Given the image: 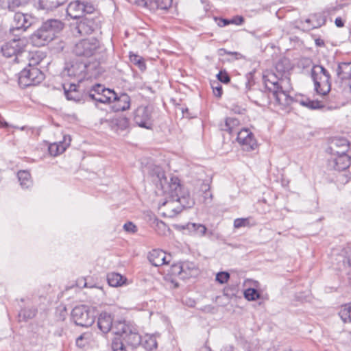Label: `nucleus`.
Returning a JSON list of instances; mask_svg holds the SVG:
<instances>
[{
	"label": "nucleus",
	"instance_id": "37998d69",
	"mask_svg": "<svg viewBox=\"0 0 351 351\" xmlns=\"http://www.w3.org/2000/svg\"><path fill=\"white\" fill-rule=\"evenodd\" d=\"M32 180L29 171L23 170V189L29 188L32 186Z\"/></svg>",
	"mask_w": 351,
	"mask_h": 351
},
{
	"label": "nucleus",
	"instance_id": "aec40b11",
	"mask_svg": "<svg viewBox=\"0 0 351 351\" xmlns=\"http://www.w3.org/2000/svg\"><path fill=\"white\" fill-rule=\"evenodd\" d=\"M41 27L54 39L56 34L63 29L64 24L60 20L51 19L45 21Z\"/></svg>",
	"mask_w": 351,
	"mask_h": 351
},
{
	"label": "nucleus",
	"instance_id": "423d86ee",
	"mask_svg": "<svg viewBox=\"0 0 351 351\" xmlns=\"http://www.w3.org/2000/svg\"><path fill=\"white\" fill-rule=\"evenodd\" d=\"M101 49L99 41L95 37L82 39L75 43L73 53L77 56L92 57Z\"/></svg>",
	"mask_w": 351,
	"mask_h": 351
},
{
	"label": "nucleus",
	"instance_id": "7c9ffc66",
	"mask_svg": "<svg viewBox=\"0 0 351 351\" xmlns=\"http://www.w3.org/2000/svg\"><path fill=\"white\" fill-rule=\"evenodd\" d=\"M325 19L321 16L317 17V15H315L312 17V19H307L304 21V23L307 24L306 28L308 29H315L319 27H321L325 23Z\"/></svg>",
	"mask_w": 351,
	"mask_h": 351
},
{
	"label": "nucleus",
	"instance_id": "ddd939ff",
	"mask_svg": "<svg viewBox=\"0 0 351 351\" xmlns=\"http://www.w3.org/2000/svg\"><path fill=\"white\" fill-rule=\"evenodd\" d=\"M237 140L243 149L247 152L254 150L258 146L252 132L245 128L238 132Z\"/></svg>",
	"mask_w": 351,
	"mask_h": 351
},
{
	"label": "nucleus",
	"instance_id": "f257e3e1",
	"mask_svg": "<svg viewBox=\"0 0 351 351\" xmlns=\"http://www.w3.org/2000/svg\"><path fill=\"white\" fill-rule=\"evenodd\" d=\"M149 173L154 184L167 195L166 201L160 206L165 217H174L184 208L194 205V201L189 193L182 191L177 177H171L170 182H168L164 170L156 165L149 167Z\"/></svg>",
	"mask_w": 351,
	"mask_h": 351
},
{
	"label": "nucleus",
	"instance_id": "7ed1b4c3",
	"mask_svg": "<svg viewBox=\"0 0 351 351\" xmlns=\"http://www.w3.org/2000/svg\"><path fill=\"white\" fill-rule=\"evenodd\" d=\"M311 75L316 93L322 95H327L331 88L329 72L323 66L315 64L311 69Z\"/></svg>",
	"mask_w": 351,
	"mask_h": 351
},
{
	"label": "nucleus",
	"instance_id": "a19ab883",
	"mask_svg": "<svg viewBox=\"0 0 351 351\" xmlns=\"http://www.w3.org/2000/svg\"><path fill=\"white\" fill-rule=\"evenodd\" d=\"M130 59L132 62L136 65H138L141 70L145 69V64L140 56L137 55H130Z\"/></svg>",
	"mask_w": 351,
	"mask_h": 351
},
{
	"label": "nucleus",
	"instance_id": "a18cd8bd",
	"mask_svg": "<svg viewBox=\"0 0 351 351\" xmlns=\"http://www.w3.org/2000/svg\"><path fill=\"white\" fill-rule=\"evenodd\" d=\"M249 225L248 218H238L234 221V227L235 228H240L241 227H245Z\"/></svg>",
	"mask_w": 351,
	"mask_h": 351
},
{
	"label": "nucleus",
	"instance_id": "393cba45",
	"mask_svg": "<svg viewBox=\"0 0 351 351\" xmlns=\"http://www.w3.org/2000/svg\"><path fill=\"white\" fill-rule=\"evenodd\" d=\"M88 97L94 101L101 104H109L116 99V93L113 90L109 88L104 90V93L99 94L89 93Z\"/></svg>",
	"mask_w": 351,
	"mask_h": 351
},
{
	"label": "nucleus",
	"instance_id": "49530a36",
	"mask_svg": "<svg viewBox=\"0 0 351 351\" xmlns=\"http://www.w3.org/2000/svg\"><path fill=\"white\" fill-rule=\"evenodd\" d=\"M217 79L225 84H227L230 82V78L228 74L226 71H221L217 75Z\"/></svg>",
	"mask_w": 351,
	"mask_h": 351
},
{
	"label": "nucleus",
	"instance_id": "c9c22d12",
	"mask_svg": "<svg viewBox=\"0 0 351 351\" xmlns=\"http://www.w3.org/2000/svg\"><path fill=\"white\" fill-rule=\"evenodd\" d=\"M244 297L249 301H254L260 298L261 295L256 289L253 288H249L245 290Z\"/></svg>",
	"mask_w": 351,
	"mask_h": 351
},
{
	"label": "nucleus",
	"instance_id": "0eeeda50",
	"mask_svg": "<svg viewBox=\"0 0 351 351\" xmlns=\"http://www.w3.org/2000/svg\"><path fill=\"white\" fill-rule=\"evenodd\" d=\"M22 28V25L16 26V27L10 29V32L15 36L12 40L6 43L1 47V52L5 57L10 58L15 56L14 62L19 63L20 60L19 57L21 56L22 45L20 34H14V32L16 30H20Z\"/></svg>",
	"mask_w": 351,
	"mask_h": 351
},
{
	"label": "nucleus",
	"instance_id": "0e129e2a",
	"mask_svg": "<svg viewBox=\"0 0 351 351\" xmlns=\"http://www.w3.org/2000/svg\"><path fill=\"white\" fill-rule=\"evenodd\" d=\"M77 346L82 348L85 346V343H84L82 341H80L79 343H76Z\"/></svg>",
	"mask_w": 351,
	"mask_h": 351
},
{
	"label": "nucleus",
	"instance_id": "72a5a7b5",
	"mask_svg": "<svg viewBox=\"0 0 351 351\" xmlns=\"http://www.w3.org/2000/svg\"><path fill=\"white\" fill-rule=\"evenodd\" d=\"M339 315L344 323H351V305L346 304L341 306Z\"/></svg>",
	"mask_w": 351,
	"mask_h": 351
},
{
	"label": "nucleus",
	"instance_id": "1a4fd4ad",
	"mask_svg": "<svg viewBox=\"0 0 351 351\" xmlns=\"http://www.w3.org/2000/svg\"><path fill=\"white\" fill-rule=\"evenodd\" d=\"M95 7L90 3L80 1L79 0L71 2L66 8V16L76 19L82 17L84 14H92Z\"/></svg>",
	"mask_w": 351,
	"mask_h": 351
},
{
	"label": "nucleus",
	"instance_id": "e433bc0d",
	"mask_svg": "<svg viewBox=\"0 0 351 351\" xmlns=\"http://www.w3.org/2000/svg\"><path fill=\"white\" fill-rule=\"evenodd\" d=\"M126 344L121 339L115 338L112 340L111 348L112 351H128Z\"/></svg>",
	"mask_w": 351,
	"mask_h": 351
},
{
	"label": "nucleus",
	"instance_id": "9b49d317",
	"mask_svg": "<svg viewBox=\"0 0 351 351\" xmlns=\"http://www.w3.org/2000/svg\"><path fill=\"white\" fill-rule=\"evenodd\" d=\"M153 107L152 106H141L134 112V121L140 127L147 129L152 125Z\"/></svg>",
	"mask_w": 351,
	"mask_h": 351
},
{
	"label": "nucleus",
	"instance_id": "864d4df0",
	"mask_svg": "<svg viewBox=\"0 0 351 351\" xmlns=\"http://www.w3.org/2000/svg\"><path fill=\"white\" fill-rule=\"evenodd\" d=\"M77 88V86L75 84H69V87L67 88L65 85L64 86V95L66 97L67 93L73 92Z\"/></svg>",
	"mask_w": 351,
	"mask_h": 351
},
{
	"label": "nucleus",
	"instance_id": "4be33fe9",
	"mask_svg": "<svg viewBox=\"0 0 351 351\" xmlns=\"http://www.w3.org/2000/svg\"><path fill=\"white\" fill-rule=\"evenodd\" d=\"M331 154H348L349 143L346 138H335L329 147Z\"/></svg>",
	"mask_w": 351,
	"mask_h": 351
},
{
	"label": "nucleus",
	"instance_id": "69168bd1",
	"mask_svg": "<svg viewBox=\"0 0 351 351\" xmlns=\"http://www.w3.org/2000/svg\"><path fill=\"white\" fill-rule=\"evenodd\" d=\"M157 225H158V226H165V224L162 221H158V222H157Z\"/></svg>",
	"mask_w": 351,
	"mask_h": 351
},
{
	"label": "nucleus",
	"instance_id": "c03bdc74",
	"mask_svg": "<svg viewBox=\"0 0 351 351\" xmlns=\"http://www.w3.org/2000/svg\"><path fill=\"white\" fill-rule=\"evenodd\" d=\"M66 97L68 100L74 101H80L81 100V95L77 88L73 92L67 93Z\"/></svg>",
	"mask_w": 351,
	"mask_h": 351
},
{
	"label": "nucleus",
	"instance_id": "f3484780",
	"mask_svg": "<svg viewBox=\"0 0 351 351\" xmlns=\"http://www.w3.org/2000/svg\"><path fill=\"white\" fill-rule=\"evenodd\" d=\"M350 163V156L348 154H332V158L328 160L329 167L337 171L346 169Z\"/></svg>",
	"mask_w": 351,
	"mask_h": 351
},
{
	"label": "nucleus",
	"instance_id": "6e6d98bb",
	"mask_svg": "<svg viewBox=\"0 0 351 351\" xmlns=\"http://www.w3.org/2000/svg\"><path fill=\"white\" fill-rule=\"evenodd\" d=\"M268 79V82L272 84V82H278L280 80H285L277 74H273Z\"/></svg>",
	"mask_w": 351,
	"mask_h": 351
},
{
	"label": "nucleus",
	"instance_id": "dca6fc26",
	"mask_svg": "<svg viewBox=\"0 0 351 351\" xmlns=\"http://www.w3.org/2000/svg\"><path fill=\"white\" fill-rule=\"evenodd\" d=\"M123 321H113L112 315L106 312H102L98 317L97 326L99 329L104 334L112 331L115 335L114 327L118 323H123Z\"/></svg>",
	"mask_w": 351,
	"mask_h": 351
},
{
	"label": "nucleus",
	"instance_id": "c756f323",
	"mask_svg": "<svg viewBox=\"0 0 351 351\" xmlns=\"http://www.w3.org/2000/svg\"><path fill=\"white\" fill-rule=\"evenodd\" d=\"M66 1L67 0H40V4L43 9L53 10Z\"/></svg>",
	"mask_w": 351,
	"mask_h": 351
},
{
	"label": "nucleus",
	"instance_id": "412c9836",
	"mask_svg": "<svg viewBox=\"0 0 351 351\" xmlns=\"http://www.w3.org/2000/svg\"><path fill=\"white\" fill-rule=\"evenodd\" d=\"M174 228L178 230H187L191 233L198 235L199 237L204 236L207 230V228L204 225L195 223H188L185 225L175 224Z\"/></svg>",
	"mask_w": 351,
	"mask_h": 351
},
{
	"label": "nucleus",
	"instance_id": "bf43d9fd",
	"mask_svg": "<svg viewBox=\"0 0 351 351\" xmlns=\"http://www.w3.org/2000/svg\"><path fill=\"white\" fill-rule=\"evenodd\" d=\"M22 19V13L20 12H16L14 16V21L18 24L20 23Z\"/></svg>",
	"mask_w": 351,
	"mask_h": 351
},
{
	"label": "nucleus",
	"instance_id": "6e6552de",
	"mask_svg": "<svg viewBox=\"0 0 351 351\" xmlns=\"http://www.w3.org/2000/svg\"><path fill=\"white\" fill-rule=\"evenodd\" d=\"M71 317L75 324L82 327H89L95 322V316L90 313L88 306H75L71 312Z\"/></svg>",
	"mask_w": 351,
	"mask_h": 351
},
{
	"label": "nucleus",
	"instance_id": "a878e982",
	"mask_svg": "<svg viewBox=\"0 0 351 351\" xmlns=\"http://www.w3.org/2000/svg\"><path fill=\"white\" fill-rule=\"evenodd\" d=\"M239 121L234 117H228L226 119L224 123L220 125V128L223 131H226L230 134H236L238 135L239 126Z\"/></svg>",
	"mask_w": 351,
	"mask_h": 351
},
{
	"label": "nucleus",
	"instance_id": "e2e57ef3",
	"mask_svg": "<svg viewBox=\"0 0 351 351\" xmlns=\"http://www.w3.org/2000/svg\"><path fill=\"white\" fill-rule=\"evenodd\" d=\"M315 43L317 46H323L324 45V41L321 39H317Z\"/></svg>",
	"mask_w": 351,
	"mask_h": 351
},
{
	"label": "nucleus",
	"instance_id": "774afa93",
	"mask_svg": "<svg viewBox=\"0 0 351 351\" xmlns=\"http://www.w3.org/2000/svg\"><path fill=\"white\" fill-rule=\"evenodd\" d=\"M1 125H2V123L0 121V126H1Z\"/></svg>",
	"mask_w": 351,
	"mask_h": 351
},
{
	"label": "nucleus",
	"instance_id": "5701e85b",
	"mask_svg": "<svg viewBox=\"0 0 351 351\" xmlns=\"http://www.w3.org/2000/svg\"><path fill=\"white\" fill-rule=\"evenodd\" d=\"M112 102V108L114 111H125L130 108L131 99L126 93H121L119 95L116 93V99Z\"/></svg>",
	"mask_w": 351,
	"mask_h": 351
},
{
	"label": "nucleus",
	"instance_id": "9d476101",
	"mask_svg": "<svg viewBox=\"0 0 351 351\" xmlns=\"http://www.w3.org/2000/svg\"><path fill=\"white\" fill-rule=\"evenodd\" d=\"M171 273L182 279H186L197 276L199 274V269L194 263L185 261L173 265Z\"/></svg>",
	"mask_w": 351,
	"mask_h": 351
},
{
	"label": "nucleus",
	"instance_id": "20e7f679",
	"mask_svg": "<svg viewBox=\"0 0 351 351\" xmlns=\"http://www.w3.org/2000/svg\"><path fill=\"white\" fill-rule=\"evenodd\" d=\"M289 80H280L278 82H272V87L268 86L271 94V99L274 103L280 108H286L292 104L293 99L289 95L287 90H285V84Z\"/></svg>",
	"mask_w": 351,
	"mask_h": 351
},
{
	"label": "nucleus",
	"instance_id": "5fc2aeb1",
	"mask_svg": "<svg viewBox=\"0 0 351 351\" xmlns=\"http://www.w3.org/2000/svg\"><path fill=\"white\" fill-rule=\"evenodd\" d=\"M213 93L216 97H220L222 95V87L220 85H217V86H213Z\"/></svg>",
	"mask_w": 351,
	"mask_h": 351
},
{
	"label": "nucleus",
	"instance_id": "680f3d73",
	"mask_svg": "<svg viewBox=\"0 0 351 351\" xmlns=\"http://www.w3.org/2000/svg\"><path fill=\"white\" fill-rule=\"evenodd\" d=\"M21 173H22V171L21 170H19L17 172V178L19 179V181L20 182V185H22V181H21Z\"/></svg>",
	"mask_w": 351,
	"mask_h": 351
},
{
	"label": "nucleus",
	"instance_id": "a211bd4d",
	"mask_svg": "<svg viewBox=\"0 0 351 351\" xmlns=\"http://www.w3.org/2000/svg\"><path fill=\"white\" fill-rule=\"evenodd\" d=\"M148 259L152 265L158 267L170 263L171 256L160 250H153L148 254Z\"/></svg>",
	"mask_w": 351,
	"mask_h": 351
},
{
	"label": "nucleus",
	"instance_id": "8fccbe9b",
	"mask_svg": "<svg viewBox=\"0 0 351 351\" xmlns=\"http://www.w3.org/2000/svg\"><path fill=\"white\" fill-rule=\"evenodd\" d=\"M123 229L128 232H135L137 230L136 226L130 221L124 224Z\"/></svg>",
	"mask_w": 351,
	"mask_h": 351
},
{
	"label": "nucleus",
	"instance_id": "cd10ccee",
	"mask_svg": "<svg viewBox=\"0 0 351 351\" xmlns=\"http://www.w3.org/2000/svg\"><path fill=\"white\" fill-rule=\"evenodd\" d=\"M295 101L299 103L300 105L311 110L320 109L324 107V104L323 101L318 100H311L309 98L304 96L296 97Z\"/></svg>",
	"mask_w": 351,
	"mask_h": 351
},
{
	"label": "nucleus",
	"instance_id": "58836bf2",
	"mask_svg": "<svg viewBox=\"0 0 351 351\" xmlns=\"http://www.w3.org/2000/svg\"><path fill=\"white\" fill-rule=\"evenodd\" d=\"M156 7L160 10H166L169 8L172 3V0H152Z\"/></svg>",
	"mask_w": 351,
	"mask_h": 351
},
{
	"label": "nucleus",
	"instance_id": "de8ad7c7",
	"mask_svg": "<svg viewBox=\"0 0 351 351\" xmlns=\"http://www.w3.org/2000/svg\"><path fill=\"white\" fill-rule=\"evenodd\" d=\"M106 89L107 88H104L102 85L97 84L92 87V88L89 90L88 94L93 93L101 95V93H104Z\"/></svg>",
	"mask_w": 351,
	"mask_h": 351
},
{
	"label": "nucleus",
	"instance_id": "2f4dec72",
	"mask_svg": "<svg viewBox=\"0 0 351 351\" xmlns=\"http://www.w3.org/2000/svg\"><path fill=\"white\" fill-rule=\"evenodd\" d=\"M290 69L289 61L287 58H282L278 61L276 64V71L277 72V75L283 77L284 74L289 71Z\"/></svg>",
	"mask_w": 351,
	"mask_h": 351
},
{
	"label": "nucleus",
	"instance_id": "603ef678",
	"mask_svg": "<svg viewBox=\"0 0 351 351\" xmlns=\"http://www.w3.org/2000/svg\"><path fill=\"white\" fill-rule=\"evenodd\" d=\"M243 22L244 19L241 16H234L232 19L230 20V24L232 23L235 25H241Z\"/></svg>",
	"mask_w": 351,
	"mask_h": 351
},
{
	"label": "nucleus",
	"instance_id": "79ce46f5",
	"mask_svg": "<svg viewBox=\"0 0 351 351\" xmlns=\"http://www.w3.org/2000/svg\"><path fill=\"white\" fill-rule=\"evenodd\" d=\"M230 278V274L227 271H221L217 274L216 280L220 284H224Z\"/></svg>",
	"mask_w": 351,
	"mask_h": 351
},
{
	"label": "nucleus",
	"instance_id": "f704fd0d",
	"mask_svg": "<svg viewBox=\"0 0 351 351\" xmlns=\"http://www.w3.org/2000/svg\"><path fill=\"white\" fill-rule=\"evenodd\" d=\"M38 20L36 17L29 14H23V31L31 26L36 25Z\"/></svg>",
	"mask_w": 351,
	"mask_h": 351
},
{
	"label": "nucleus",
	"instance_id": "39448f33",
	"mask_svg": "<svg viewBox=\"0 0 351 351\" xmlns=\"http://www.w3.org/2000/svg\"><path fill=\"white\" fill-rule=\"evenodd\" d=\"M42 57L33 54L29 58V68L23 69V86H29L39 84L43 79V73L36 66L41 61Z\"/></svg>",
	"mask_w": 351,
	"mask_h": 351
},
{
	"label": "nucleus",
	"instance_id": "338daca9",
	"mask_svg": "<svg viewBox=\"0 0 351 351\" xmlns=\"http://www.w3.org/2000/svg\"><path fill=\"white\" fill-rule=\"evenodd\" d=\"M20 74H21V73H19V75H20ZM21 75H19V84H20V83H21Z\"/></svg>",
	"mask_w": 351,
	"mask_h": 351
},
{
	"label": "nucleus",
	"instance_id": "ea45409f",
	"mask_svg": "<svg viewBox=\"0 0 351 351\" xmlns=\"http://www.w3.org/2000/svg\"><path fill=\"white\" fill-rule=\"evenodd\" d=\"M1 2L8 3V8L11 11H15L21 5V0H0Z\"/></svg>",
	"mask_w": 351,
	"mask_h": 351
},
{
	"label": "nucleus",
	"instance_id": "473e14b6",
	"mask_svg": "<svg viewBox=\"0 0 351 351\" xmlns=\"http://www.w3.org/2000/svg\"><path fill=\"white\" fill-rule=\"evenodd\" d=\"M107 280L110 286L119 287L123 284V277L118 273H110L107 276Z\"/></svg>",
	"mask_w": 351,
	"mask_h": 351
},
{
	"label": "nucleus",
	"instance_id": "09e8293b",
	"mask_svg": "<svg viewBox=\"0 0 351 351\" xmlns=\"http://www.w3.org/2000/svg\"><path fill=\"white\" fill-rule=\"evenodd\" d=\"M219 55L220 56H223L224 54H228V55H231V56H234V58L235 59H239L242 57V55L238 52H232V51H227L226 49H220L219 51Z\"/></svg>",
	"mask_w": 351,
	"mask_h": 351
},
{
	"label": "nucleus",
	"instance_id": "b1692460",
	"mask_svg": "<svg viewBox=\"0 0 351 351\" xmlns=\"http://www.w3.org/2000/svg\"><path fill=\"white\" fill-rule=\"evenodd\" d=\"M71 141V139L69 136H64L63 141L50 144L48 148L50 155L56 156L63 153L66 147L69 146Z\"/></svg>",
	"mask_w": 351,
	"mask_h": 351
},
{
	"label": "nucleus",
	"instance_id": "f03ea898",
	"mask_svg": "<svg viewBox=\"0 0 351 351\" xmlns=\"http://www.w3.org/2000/svg\"><path fill=\"white\" fill-rule=\"evenodd\" d=\"M115 335L121 337V340L131 348L134 349L141 343V336L136 326L130 322L123 321L114 327Z\"/></svg>",
	"mask_w": 351,
	"mask_h": 351
},
{
	"label": "nucleus",
	"instance_id": "c85d7f7f",
	"mask_svg": "<svg viewBox=\"0 0 351 351\" xmlns=\"http://www.w3.org/2000/svg\"><path fill=\"white\" fill-rule=\"evenodd\" d=\"M142 346L147 350H152L157 348L156 337L154 335H145L141 338Z\"/></svg>",
	"mask_w": 351,
	"mask_h": 351
},
{
	"label": "nucleus",
	"instance_id": "4d7b16f0",
	"mask_svg": "<svg viewBox=\"0 0 351 351\" xmlns=\"http://www.w3.org/2000/svg\"><path fill=\"white\" fill-rule=\"evenodd\" d=\"M89 337L90 335L88 334L84 333L76 339V343H79L80 341H83L84 340H87Z\"/></svg>",
	"mask_w": 351,
	"mask_h": 351
},
{
	"label": "nucleus",
	"instance_id": "bb28decb",
	"mask_svg": "<svg viewBox=\"0 0 351 351\" xmlns=\"http://www.w3.org/2000/svg\"><path fill=\"white\" fill-rule=\"evenodd\" d=\"M336 74L338 80H348L351 79V62H341L336 69Z\"/></svg>",
	"mask_w": 351,
	"mask_h": 351
},
{
	"label": "nucleus",
	"instance_id": "3c124183",
	"mask_svg": "<svg viewBox=\"0 0 351 351\" xmlns=\"http://www.w3.org/2000/svg\"><path fill=\"white\" fill-rule=\"evenodd\" d=\"M36 310L34 308L25 310L23 312V317L27 319H31L36 315Z\"/></svg>",
	"mask_w": 351,
	"mask_h": 351
},
{
	"label": "nucleus",
	"instance_id": "2eb2a0df",
	"mask_svg": "<svg viewBox=\"0 0 351 351\" xmlns=\"http://www.w3.org/2000/svg\"><path fill=\"white\" fill-rule=\"evenodd\" d=\"M86 63L75 62L64 69L63 75L76 78L77 81H81L86 75Z\"/></svg>",
	"mask_w": 351,
	"mask_h": 351
},
{
	"label": "nucleus",
	"instance_id": "052dcab7",
	"mask_svg": "<svg viewBox=\"0 0 351 351\" xmlns=\"http://www.w3.org/2000/svg\"><path fill=\"white\" fill-rule=\"evenodd\" d=\"M335 25L339 27H341L343 26V22L341 18H337L335 19Z\"/></svg>",
	"mask_w": 351,
	"mask_h": 351
},
{
	"label": "nucleus",
	"instance_id": "f8f14e48",
	"mask_svg": "<svg viewBox=\"0 0 351 351\" xmlns=\"http://www.w3.org/2000/svg\"><path fill=\"white\" fill-rule=\"evenodd\" d=\"M98 27L97 21L92 17H84L77 23L73 30L75 36H84L93 33Z\"/></svg>",
	"mask_w": 351,
	"mask_h": 351
},
{
	"label": "nucleus",
	"instance_id": "4c0bfd02",
	"mask_svg": "<svg viewBox=\"0 0 351 351\" xmlns=\"http://www.w3.org/2000/svg\"><path fill=\"white\" fill-rule=\"evenodd\" d=\"M114 125L121 130H125L129 125L128 119L126 117H120L113 121Z\"/></svg>",
	"mask_w": 351,
	"mask_h": 351
},
{
	"label": "nucleus",
	"instance_id": "6ab92c4d",
	"mask_svg": "<svg viewBox=\"0 0 351 351\" xmlns=\"http://www.w3.org/2000/svg\"><path fill=\"white\" fill-rule=\"evenodd\" d=\"M29 39L36 47L44 46L53 40L41 27L30 36Z\"/></svg>",
	"mask_w": 351,
	"mask_h": 351
},
{
	"label": "nucleus",
	"instance_id": "4468645a",
	"mask_svg": "<svg viewBox=\"0 0 351 351\" xmlns=\"http://www.w3.org/2000/svg\"><path fill=\"white\" fill-rule=\"evenodd\" d=\"M247 97L252 102L260 106H265L271 101L270 90L267 91L258 88H253L249 90Z\"/></svg>",
	"mask_w": 351,
	"mask_h": 351
},
{
	"label": "nucleus",
	"instance_id": "13d9d810",
	"mask_svg": "<svg viewBox=\"0 0 351 351\" xmlns=\"http://www.w3.org/2000/svg\"><path fill=\"white\" fill-rule=\"evenodd\" d=\"M229 24H230V20L225 19H220L219 21V23H218V25L220 27H224Z\"/></svg>",
	"mask_w": 351,
	"mask_h": 351
}]
</instances>
